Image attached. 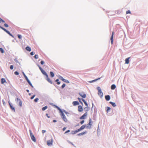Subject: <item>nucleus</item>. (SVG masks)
<instances>
[{
    "label": "nucleus",
    "mask_w": 148,
    "mask_h": 148,
    "mask_svg": "<svg viewBox=\"0 0 148 148\" xmlns=\"http://www.w3.org/2000/svg\"><path fill=\"white\" fill-rule=\"evenodd\" d=\"M82 100L83 101V102H84V103L85 104V105L86 106H88V104L85 101V100L83 99H82Z\"/></svg>",
    "instance_id": "25"
},
{
    "label": "nucleus",
    "mask_w": 148,
    "mask_h": 148,
    "mask_svg": "<svg viewBox=\"0 0 148 148\" xmlns=\"http://www.w3.org/2000/svg\"><path fill=\"white\" fill-rule=\"evenodd\" d=\"M47 108V106H45V107H43L42 108V110L43 111H44Z\"/></svg>",
    "instance_id": "27"
},
{
    "label": "nucleus",
    "mask_w": 148,
    "mask_h": 148,
    "mask_svg": "<svg viewBox=\"0 0 148 148\" xmlns=\"http://www.w3.org/2000/svg\"><path fill=\"white\" fill-rule=\"evenodd\" d=\"M84 120H82L80 122V123L81 124H82L84 123Z\"/></svg>",
    "instance_id": "50"
},
{
    "label": "nucleus",
    "mask_w": 148,
    "mask_h": 148,
    "mask_svg": "<svg viewBox=\"0 0 148 148\" xmlns=\"http://www.w3.org/2000/svg\"><path fill=\"white\" fill-rule=\"evenodd\" d=\"M24 76L25 78V79H26V80H27L28 79L27 77V76L25 75V74L24 73Z\"/></svg>",
    "instance_id": "41"
},
{
    "label": "nucleus",
    "mask_w": 148,
    "mask_h": 148,
    "mask_svg": "<svg viewBox=\"0 0 148 148\" xmlns=\"http://www.w3.org/2000/svg\"><path fill=\"white\" fill-rule=\"evenodd\" d=\"M28 83H29V84L30 85V86L32 87V88H33V86L32 85L30 81H29V80L28 79L27 80Z\"/></svg>",
    "instance_id": "24"
},
{
    "label": "nucleus",
    "mask_w": 148,
    "mask_h": 148,
    "mask_svg": "<svg viewBox=\"0 0 148 148\" xmlns=\"http://www.w3.org/2000/svg\"><path fill=\"white\" fill-rule=\"evenodd\" d=\"M114 34V32H112V36L110 38V40H111V43L112 44L113 43V38Z\"/></svg>",
    "instance_id": "10"
},
{
    "label": "nucleus",
    "mask_w": 148,
    "mask_h": 148,
    "mask_svg": "<svg viewBox=\"0 0 148 148\" xmlns=\"http://www.w3.org/2000/svg\"><path fill=\"white\" fill-rule=\"evenodd\" d=\"M60 110V113H61V117L63 119V120L64 121H65L66 122L68 120L66 118L65 116V115L64 113L59 108H58Z\"/></svg>",
    "instance_id": "1"
},
{
    "label": "nucleus",
    "mask_w": 148,
    "mask_h": 148,
    "mask_svg": "<svg viewBox=\"0 0 148 148\" xmlns=\"http://www.w3.org/2000/svg\"><path fill=\"white\" fill-rule=\"evenodd\" d=\"M16 100L17 101H19V105L20 106V107H22V101H21V100L20 99H18V98H16Z\"/></svg>",
    "instance_id": "11"
},
{
    "label": "nucleus",
    "mask_w": 148,
    "mask_h": 148,
    "mask_svg": "<svg viewBox=\"0 0 148 148\" xmlns=\"http://www.w3.org/2000/svg\"><path fill=\"white\" fill-rule=\"evenodd\" d=\"M26 91L28 92H29V90H27Z\"/></svg>",
    "instance_id": "60"
},
{
    "label": "nucleus",
    "mask_w": 148,
    "mask_h": 148,
    "mask_svg": "<svg viewBox=\"0 0 148 148\" xmlns=\"http://www.w3.org/2000/svg\"><path fill=\"white\" fill-rule=\"evenodd\" d=\"M0 27L4 31H5V32H6V31L7 30H6V29H5V28L1 27V26H0Z\"/></svg>",
    "instance_id": "35"
},
{
    "label": "nucleus",
    "mask_w": 148,
    "mask_h": 148,
    "mask_svg": "<svg viewBox=\"0 0 148 148\" xmlns=\"http://www.w3.org/2000/svg\"><path fill=\"white\" fill-rule=\"evenodd\" d=\"M13 66L12 65H11L10 66V68L11 70H12L13 69Z\"/></svg>",
    "instance_id": "46"
},
{
    "label": "nucleus",
    "mask_w": 148,
    "mask_h": 148,
    "mask_svg": "<svg viewBox=\"0 0 148 148\" xmlns=\"http://www.w3.org/2000/svg\"><path fill=\"white\" fill-rule=\"evenodd\" d=\"M4 25L6 27H8V25L6 23H5Z\"/></svg>",
    "instance_id": "48"
},
{
    "label": "nucleus",
    "mask_w": 148,
    "mask_h": 148,
    "mask_svg": "<svg viewBox=\"0 0 148 148\" xmlns=\"http://www.w3.org/2000/svg\"><path fill=\"white\" fill-rule=\"evenodd\" d=\"M26 49L27 50L30 51H31V49L30 47L28 46H27L26 47Z\"/></svg>",
    "instance_id": "22"
},
{
    "label": "nucleus",
    "mask_w": 148,
    "mask_h": 148,
    "mask_svg": "<svg viewBox=\"0 0 148 148\" xmlns=\"http://www.w3.org/2000/svg\"><path fill=\"white\" fill-rule=\"evenodd\" d=\"M64 82L67 83H69V81L68 80H67L65 79L64 80Z\"/></svg>",
    "instance_id": "43"
},
{
    "label": "nucleus",
    "mask_w": 148,
    "mask_h": 148,
    "mask_svg": "<svg viewBox=\"0 0 148 148\" xmlns=\"http://www.w3.org/2000/svg\"><path fill=\"white\" fill-rule=\"evenodd\" d=\"M86 132H82L81 133L78 134V135L79 136H80L81 135H83L86 134Z\"/></svg>",
    "instance_id": "19"
},
{
    "label": "nucleus",
    "mask_w": 148,
    "mask_h": 148,
    "mask_svg": "<svg viewBox=\"0 0 148 148\" xmlns=\"http://www.w3.org/2000/svg\"><path fill=\"white\" fill-rule=\"evenodd\" d=\"M73 106H75L79 104V103L77 101H74L72 103Z\"/></svg>",
    "instance_id": "12"
},
{
    "label": "nucleus",
    "mask_w": 148,
    "mask_h": 148,
    "mask_svg": "<svg viewBox=\"0 0 148 148\" xmlns=\"http://www.w3.org/2000/svg\"><path fill=\"white\" fill-rule=\"evenodd\" d=\"M60 79L64 81V80H65V79H64L62 77L60 76Z\"/></svg>",
    "instance_id": "36"
},
{
    "label": "nucleus",
    "mask_w": 148,
    "mask_h": 148,
    "mask_svg": "<svg viewBox=\"0 0 148 148\" xmlns=\"http://www.w3.org/2000/svg\"><path fill=\"white\" fill-rule=\"evenodd\" d=\"M100 79V78H98V79H95V80H93L91 81H90V82H95V81H97L99 79Z\"/></svg>",
    "instance_id": "31"
},
{
    "label": "nucleus",
    "mask_w": 148,
    "mask_h": 148,
    "mask_svg": "<svg viewBox=\"0 0 148 148\" xmlns=\"http://www.w3.org/2000/svg\"><path fill=\"white\" fill-rule=\"evenodd\" d=\"M77 99H78V100H79V102L81 103L82 104V102L81 101V99L79 98H78Z\"/></svg>",
    "instance_id": "45"
},
{
    "label": "nucleus",
    "mask_w": 148,
    "mask_h": 148,
    "mask_svg": "<svg viewBox=\"0 0 148 148\" xmlns=\"http://www.w3.org/2000/svg\"><path fill=\"white\" fill-rule=\"evenodd\" d=\"M66 127H64V128H63V129H62V130H63V131H65V130H66Z\"/></svg>",
    "instance_id": "54"
},
{
    "label": "nucleus",
    "mask_w": 148,
    "mask_h": 148,
    "mask_svg": "<svg viewBox=\"0 0 148 148\" xmlns=\"http://www.w3.org/2000/svg\"><path fill=\"white\" fill-rule=\"evenodd\" d=\"M38 100H39L38 98H36L35 99H34V101L35 102H37L38 101Z\"/></svg>",
    "instance_id": "40"
},
{
    "label": "nucleus",
    "mask_w": 148,
    "mask_h": 148,
    "mask_svg": "<svg viewBox=\"0 0 148 148\" xmlns=\"http://www.w3.org/2000/svg\"><path fill=\"white\" fill-rule=\"evenodd\" d=\"M79 94L81 97L83 98H85L86 97V95L83 92H79Z\"/></svg>",
    "instance_id": "7"
},
{
    "label": "nucleus",
    "mask_w": 148,
    "mask_h": 148,
    "mask_svg": "<svg viewBox=\"0 0 148 148\" xmlns=\"http://www.w3.org/2000/svg\"><path fill=\"white\" fill-rule=\"evenodd\" d=\"M40 63L41 64L43 65L44 64V62L43 61H41L40 62Z\"/></svg>",
    "instance_id": "53"
},
{
    "label": "nucleus",
    "mask_w": 148,
    "mask_h": 148,
    "mask_svg": "<svg viewBox=\"0 0 148 148\" xmlns=\"http://www.w3.org/2000/svg\"><path fill=\"white\" fill-rule=\"evenodd\" d=\"M116 86L115 85L112 84L111 86V88L112 90H114L116 88Z\"/></svg>",
    "instance_id": "18"
},
{
    "label": "nucleus",
    "mask_w": 148,
    "mask_h": 148,
    "mask_svg": "<svg viewBox=\"0 0 148 148\" xmlns=\"http://www.w3.org/2000/svg\"><path fill=\"white\" fill-rule=\"evenodd\" d=\"M34 58L36 59H37L38 58V56L37 55H35V56H34Z\"/></svg>",
    "instance_id": "38"
},
{
    "label": "nucleus",
    "mask_w": 148,
    "mask_h": 148,
    "mask_svg": "<svg viewBox=\"0 0 148 148\" xmlns=\"http://www.w3.org/2000/svg\"><path fill=\"white\" fill-rule=\"evenodd\" d=\"M84 109L85 111L86 112L89 110L90 108L88 107V106H86L84 108Z\"/></svg>",
    "instance_id": "17"
},
{
    "label": "nucleus",
    "mask_w": 148,
    "mask_h": 148,
    "mask_svg": "<svg viewBox=\"0 0 148 148\" xmlns=\"http://www.w3.org/2000/svg\"><path fill=\"white\" fill-rule=\"evenodd\" d=\"M5 23V21L3 20L1 18H0V23Z\"/></svg>",
    "instance_id": "37"
},
{
    "label": "nucleus",
    "mask_w": 148,
    "mask_h": 148,
    "mask_svg": "<svg viewBox=\"0 0 148 148\" xmlns=\"http://www.w3.org/2000/svg\"><path fill=\"white\" fill-rule=\"evenodd\" d=\"M6 82L5 79L4 78H2L1 79V83L3 84L5 82Z\"/></svg>",
    "instance_id": "20"
},
{
    "label": "nucleus",
    "mask_w": 148,
    "mask_h": 148,
    "mask_svg": "<svg viewBox=\"0 0 148 148\" xmlns=\"http://www.w3.org/2000/svg\"><path fill=\"white\" fill-rule=\"evenodd\" d=\"M70 132V130H68L66 131L65 132L64 134H66V133H68V132Z\"/></svg>",
    "instance_id": "52"
},
{
    "label": "nucleus",
    "mask_w": 148,
    "mask_h": 148,
    "mask_svg": "<svg viewBox=\"0 0 148 148\" xmlns=\"http://www.w3.org/2000/svg\"><path fill=\"white\" fill-rule=\"evenodd\" d=\"M50 74L51 76V77H53L54 76V74L51 71L50 72Z\"/></svg>",
    "instance_id": "26"
},
{
    "label": "nucleus",
    "mask_w": 148,
    "mask_h": 148,
    "mask_svg": "<svg viewBox=\"0 0 148 148\" xmlns=\"http://www.w3.org/2000/svg\"><path fill=\"white\" fill-rule=\"evenodd\" d=\"M45 132H46V131H45V130H42V133L43 134Z\"/></svg>",
    "instance_id": "57"
},
{
    "label": "nucleus",
    "mask_w": 148,
    "mask_h": 148,
    "mask_svg": "<svg viewBox=\"0 0 148 148\" xmlns=\"http://www.w3.org/2000/svg\"><path fill=\"white\" fill-rule=\"evenodd\" d=\"M110 103L112 105V106L113 107H115L116 106V104L112 102L111 101H110Z\"/></svg>",
    "instance_id": "21"
},
{
    "label": "nucleus",
    "mask_w": 148,
    "mask_h": 148,
    "mask_svg": "<svg viewBox=\"0 0 148 148\" xmlns=\"http://www.w3.org/2000/svg\"><path fill=\"white\" fill-rule=\"evenodd\" d=\"M41 71L42 72V73L43 74L45 75L46 76H47V74L46 73L45 71H44L43 70Z\"/></svg>",
    "instance_id": "23"
},
{
    "label": "nucleus",
    "mask_w": 148,
    "mask_h": 148,
    "mask_svg": "<svg viewBox=\"0 0 148 148\" xmlns=\"http://www.w3.org/2000/svg\"><path fill=\"white\" fill-rule=\"evenodd\" d=\"M88 115V113L87 112H86L82 116H81L79 119H85L86 117Z\"/></svg>",
    "instance_id": "5"
},
{
    "label": "nucleus",
    "mask_w": 148,
    "mask_h": 148,
    "mask_svg": "<svg viewBox=\"0 0 148 148\" xmlns=\"http://www.w3.org/2000/svg\"><path fill=\"white\" fill-rule=\"evenodd\" d=\"M0 51L2 53H3L4 52V51L3 49L1 48H0Z\"/></svg>",
    "instance_id": "32"
},
{
    "label": "nucleus",
    "mask_w": 148,
    "mask_h": 148,
    "mask_svg": "<svg viewBox=\"0 0 148 148\" xmlns=\"http://www.w3.org/2000/svg\"><path fill=\"white\" fill-rule=\"evenodd\" d=\"M105 98L107 101H109L110 100V97L109 95H107L105 96Z\"/></svg>",
    "instance_id": "13"
},
{
    "label": "nucleus",
    "mask_w": 148,
    "mask_h": 148,
    "mask_svg": "<svg viewBox=\"0 0 148 148\" xmlns=\"http://www.w3.org/2000/svg\"><path fill=\"white\" fill-rule=\"evenodd\" d=\"M35 95H33L32 97H31V99H34V97H35Z\"/></svg>",
    "instance_id": "51"
},
{
    "label": "nucleus",
    "mask_w": 148,
    "mask_h": 148,
    "mask_svg": "<svg viewBox=\"0 0 148 148\" xmlns=\"http://www.w3.org/2000/svg\"><path fill=\"white\" fill-rule=\"evenodd\" d=\"M53 140L52 139L47 141V144L49 146H51L52 145Z\"/></svg>",
    "instance_id": "6"
},
{
    "label": "nucleus",
    "mask_w": 148,
    "mask_h": 148,
    "mask_svg": "<svg viewBox=\"0 0 148 148\" xmlns=\"http://www.w3.org/2000/svg\"><path fill=\"white\" fill-rule=\"evenodd\" d=\"M126 13V14H130L131 12L130 11V10H128L127 11Z\"/></svg>",
    "instance_id": "47"
},
{
    "label": "nucleus",
    "mask_w": 148,
    "mask_h": 148,
    "mask_svg": "<svg viewBox=\"0 0 148 148\" xmlns=\"http://www.w3.org/2000/svg\"><path fill=\"white\" fill-rule=\"evenodd\" d=\"M46 116L48 118H49L50 117L48 115V114H46Z\"/></svg>",
    "instance_id": "58"
},
{
    "label": "nucleus",
    "mask_w": 148,
    "mask_h": 148,
    "mask_svg": "<svg viewBox=\"0 0 148 148\" xmlns=\"http://www.w3.org/2000/svg\"><path fill=\"white\" fill-rule=\"evenodd\" d=\"M29 132L30 134V137H31L32 140L34 142H36V139L34 137V134L32 133L31 130H29Z\"/></svg>",
    "instance_id": "3"
},
{
    "label": "nucleus",
    "mask_w": 148,
    "mask_h": 148,
    "mask_svg": "<svg viewBox=\"0 0 148 148\" xmlns=\"http://www.w3.org/2000/svg\"><path fill=\"white\" fill-rule=\"evenodd\" d=\"M130 58V57H129L127 58H126L125 60V63L127 64H128L129 63V59Z\"/></svg>",
    "instance_id": "14"
},
{
    "label": "nucleus",
    "mask_w": 148,
    "mask_h": 148,
    "mask_svg": "<svg viewBox=\"0 0 148 148\" xmlns=\"http://www.w3.org/2000/svg\"><path fill=\"white\" fill-rule=\"evenodd\" d=\"M2 102H3V105L4 106H5V101H4L3 100H2Z\"/></svg>",
    "instance_id": "49"
},
{
    "label": "nucleus",
    "mask_w": 148,
    "mask_h": 148,
    "mask_svg": "<svg viewBox=\"0 0 148 148\" xmlns=\"http://www.w3.org/2000/svg\"><path fill=\"white\" fill-rule=\"evenodd\" d=\"M56 120H53V122L54 123L56 122Z\"/></svg>",
    "instance_id": "59"
},
{
    "label": "nucleus",
    "mask_w": 148,
    "mask_h": 148,
    "mask_svg": "<svg viewBox=\"0 0 148 148\" xmlns=\"http://www.w3.org/2000/svg\"><path fill=\"white\" fill-rule=\"evenodd\" d=\"M78 111L79 112H81L83 111V108L81 106L79 105L78 106Z\"/></svg>",
    "instance_id": "9"
},
{
    "label": "nucleus",
    "mask_w": 148,
    "mask_h": 148,
    "mask_svg": "<svg viewBox=\"0 0 148 148\" xmlns=\"http://www.w3.org/2000/svg\"><path fill=\"white\" fill-rule=\"evenodd\" d=\"M8 103L9 105H10V108L11 110H12L13 111H14V112H15V109L14 108V107H13L11 104L10 102L9 101H8Z\"/></svg>",
    "instance_id": "8"
},
{
    "label": "nucleus",
    "mask_w": 148,
    "mask_h": 148,
    "mask_svg": "<svg viewBox=\"0 0 148 148\" xmlns=\"http://www.w3.org/2000/svg\"><path fill=\"white\" fill-rule=\"evenodd\" d=\"M58 81H59V79H56L55 81L56 82H57V84L58 85H59L60 84V82H59Z\"/></svg>",
    "instance_id": "29"
},
{
    "label": "nucleus",
    "mask_w": 148,
    "mask_h": 148,
    "mask_svg": "<svg viewBox=\"0 0 148 148\" xmlns=\"http://www.w3.org/2000/svg\"><path fill=\"white\" fill-rule=\"evenodd\" d=\"M38 66L39 67L40 69V70L41 71L43 70L40 66Z\"/></svg>",
    "instance_id": "55"
},
{
    "label": "nucleus",
    "mask_w": 148,
    "mask_h": 148,
    "mask_svg": "<svg viewBox=\"0 0 148 148\" xmlns=\"http://www.w3.org/2000/svg\"><path fill=\"white\" fill-rule=\"evenodd\" d=\"M6 32L8 34H9L10 36H12L13 37V36L10 33V32L8 31L7 30L6 31Z\"/></svg>",
    "instance_id": "33"
},
{
    "label": "nucleus",
    "mask_w": 148,
    "mask_h": 148,
    "mask_svg": "<svg viewBox=\"0 0 148 148\" xmlns=\"http://www.w3.org/2000/svg\"><path fill=\"white\" fill-rule=\"evenodd\" d=\"M46 79L51 84H52V82L51 81L50 79L48 77V75H47V76H46Z\"/></svg>",
    "instance_id": "16"
},
{
    "label": "nucleus",
    "mask_w": 148,
    "mask_h": 148,
    "mask_svg": "<svg viewBox=\"0 0 148 148\" xmlns=\"http://www.w3.org/2000/svg\"><path fill=\"white\" fill-rule=\"evenodd\" d=\"M89 122L88 124L87 125V126L86 127L90 129L91 127V126L92 125V121L91 119L90 118L89 119Z\"/></svg>",
    "instance_id": "4"
},
{
    "label": "nucleus",
    "mask_w": 148,
    "mask_h": 148,
    "mask_svg": "<svg viewBox=\"0 0 148 148\" xmlns=\"http://www.w3.org/2000/svg\"><path fill=\"white\" fill-rule=\"evenodd\" d=\"M18 37L19 39H21L22 38V36L20 34H18Z\"/></svg>",
    "instance_id": "39"
},
{
    "label": "nucleus",
    "mask_w": 148,
    "mask_h": 148,
    "mask_svg": "<svg viewBox=\"0 0 148 148\" xmlns=\"http://www.w3.org/2000/svg\"><path fill=\"white\" fill-rule=\"evenodd\" d=\"M14 73L16 75H18L19 74V73L17 71H15L14 72Z\"/></svg>",
    "instance_id": "44"
},
{
    "label": "nucleus",
    "mask_w": 148,
    "mask_h": 148,
    "mask_svg": "<svg viewBox=\"0 0 148 148\" xmlns=\"http://www.w3.org/2000/svg\"><path fill=\"white\" fill-rule=\"evenodd\" d=\"M97 89L98 90V95L100 96V97H102L103 96V94L101 91V88L99 87H97Z\"/></svg>",
    "instance_id": "2"
},
{
    "label": "nucleus",
    "mask_w": 148,
    "mask_h": 148,
    "mask_svg": "<svg viewBox=\"0 0 148 148\" xmlns=\"http://www.w3.org/2000/svg\"><path fill=\"white\" fill-rule=\"evenodd\" d=\"M73 133H74V131H73Z\"/></svg>",
    "instance_id": "61"
},
{
    "label": "nucleus",
    "mask_w": 148,
    "mask_h": 148,
    "mask_svg": "<svg viewBox=\"0 0 148 148\" xmlns=\"http://www.w3.org/2000/svg\"><path fill=\"white\" fill-rule=\"evenodd\" d=\"M30 54L32 56L34 55V52H31L30 53Z\"/></svg>",
    "instance_id": "56"
},
{
    "label": "nucleus",
    "mask_w": 148,
    "mask_h": 148,
    "mask_svg": "<svg viewBox=\"0 0 148 148\" xmlns=\"http://www.w3.org/2000/svg\"><path fill=\"white\" fill-rule=\"evenodd\" d=\"M6 32L8 34H9L10 36H12L13 37V36L10 33V32L8 31L7 30L6 31Z\"/></svg>",
    "instance_id": "34"
},
{
    "label": "nucleus",
    "mask_w": 148,
    "mask_h": 148,
    "mask_svg": "<svg viewBox=\"0 0 148 148\" xmlns=\"http://www.w3.org/2000/svg\"><path fill=\"white\" fill-rule=\"evenodd\" d=\"M86 127V125H83L79 128L78 129V130L81 131L84 129Z\"/></svg>",
    "instance_id": "15"
},
{
    "label": "nucleus",
    "mask_w": 148,
    "mask_h": 148,
    "mask_svg": "<svg viewBox=\"0 0 148 148\" xmlns=\"http://www.w3.org/2000/svg\"><path fill=\"white\" fill-rule=\"evenodd\" d=\"M111 109V108L108 107H107V110H106V112H108L109 110H110Z\"/></svg>",
    "instance_id": "30"
},
{
    "label": "nucleus",
    "mask_w": 148,
    "mask_h": 148,
    "mask_svg": "<svg viewBox=\"0 0 148 148\" xmlns=\"http://www.w3.org/2000/svg\"><path fill=\"white\" fill-rule=\"evenodd\" d=\"M80 131V130H78V129L74 131V133H72L73 134H74Z\"/></svg>",
    "instance_id": "28"
},
{
    "label": "nucleus",
    "mask_w": 148,
    "mask_h": 148,
    "mask_svg": "<svg viewBox=\"0 0 148 148\" xmlns=\"http://www.w3.org/2000/svg\"><path fill=\"white\" fill-rule=\"evenodd\" d=\"M66 86V84H63L61 86V88H63Z\"/></svg>",
    "instance_id": "42"
}]
</instances>
